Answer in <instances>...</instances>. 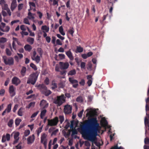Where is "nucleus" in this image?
<instances>
[{
    "mask_svg": "<svg viewBox=\"0 0 149 149\" xmlns=\"http://www.w3.org/2000/svg\"><path fill=\"white\" fill-rule=\"evenodd\" d=\"M38 76V74L37 72L31 74L27 81V83L34 85L37 80Z\"/></svg>",
    "mask_w": 149,
    "mask_h": 149,
    "instance_id": "obj_3",
    "label": "nucleus"
},
{
    "mask_svg": "<svg viewBox=\"0 0 149 149\" xmlns=\"http://www.w3.org/2000/svg\"><path fill=\"white\" fill-rule=\"evenodd\" d=\"M144 143L146 144H148L149 143V139L148 138L146 137L145 139Z\"/></svg>",
    "mask_w": 149,
    "mask_h": 149,
    "instance_id": "obj_53",
    "label": "nucleus"
},
{
    "mask_svg": "<svg viewBox=\"0 0 149 149\" xmlns=\"http://www.w3.org/2000/svg\"><path fill=\"white\" fill-rule=\"evenodd\" d=\"M12 82L13 84L17 85L20 83V81L17 77H15L12 79Z\"/></svg>",
    "mask_w": 149,
    "mask_h": 149,
    "instance_id": "obj_15",
    "label": "nucleus"
},
{
    "mask_svg": "<svg viewBox=\"0 0 149 149\" xmlns=\"http://www.w3.org/2000/svg\"><path fill=\"white\" fill-rule=\"evenodd\" d=\"M47 112V110L46 109H44L42 110L41 111L40 117L41 119H43V117L45 116L46 113Z\"/></svg>",
    "mask_w": 149,
    "mask_h": 149,
    "instance_id": "obj_23",
    "label": "nucleus"
},
{
    "mask_svg": "<svg viewBox=\"0 0 149 149\" xmlns=\"http://www.w3.org/2000/svg\"><path fill=\"white\" fill-rule=\"evenodd\" d=\"M6 140V136L5 135H3L2 136V142H5Z\"/></svg>",
    "mask_w": 149,
    "mask_h": 149,
    "instance_id": "obj_60",
    "label": "nucleus"
},
{
    "mask_svg": "<svg viewBox=\"0 0 149 149\" xmlns=\"http://www.w3.org/2000/svg\"><path fill=\"white\" fill-rule=\"evenodd\" d=\"M7 41V39L5 38L2 37L0 38V43H4Z\"/></svg>",
    "mask_w": 149,
    "mask_h": 149,
    "instance_id": "obj_38",
    "label": "nucleus"
},
{
    "mask_svg": "<svg viewBox=\"0 0 149 149\" xmlns=\"http://www.w3.org/2000/svg\"><path fill=\"white\" fill-rule=\"evenodd\" d=\"M30 66L34 70H36L37 69V68L36 66L33 63H31L30 64Z\"/></svg>",
    "mask_w": 149,
    "mask_h": 149,
    "instance_id": "obj_51",
    "label": "nucleus"
},
{
    "mask_svg": "<svg viewBox=\"0 0 149 149\" xmlns=\"http://www.w3.org/2000/svg\"><path fill=\"white\" fill-rule=\"evenodd\" d=\"M47 135L45 133H43L41 137V142L43 144L45 148L46 149L47 146V139H46Z\"/></svg>",
    "mask_w": 149,
    "mask_h": 149,
    "instance_id": "obj_8",
    "label": "nucleus"
},
{
    "mask_svg": "<svg viewBox=\"0 0 149 149\" xmlns=\"http://www.w3.org/2000/svg\"><path fill=\"white\" fill-rule=\"evenodd\" d=\"M34 14L31 13L30 12H29L28 14V18L31 20H33L34 19Z\"/></svg>",
    "mask_w": 149,
    "mask_h": 149,
    "instance_id": "obj_21",
    "label": "nucleus"
},
{
    "mask_svg": "<svg viewBox=\"0 0 149 149\" xmlns=\"http://www.w3.org/2000/svg\"><path fill=\"white\" fill-rule=\"evenodd\" d=\"M24 22L26 24L30 25V23L29 22V20L27 18H25L24 19Z\"/></svg>",
    "mask_w": 149,
    "mask_h": 149,
    "instance_id": "obj_48",
    "label": "nucleus"
},
{
    "mask_svg": "<svg viewBox=\"0 0 149 149\" xmlns=\"http://www.w3.org/2000/svg\"><path fill=\"white\" fill-rule=\"evenodd\" d=\"M56 36L58 38L60 39L61 40H63L64 39V38L61 36L60 34H57Z\"/></svg>",
    "mask_w": 149,
    "mask_h": 149,
    "instance_id": "obj_61",
    "label": "nucleus"
},
{
    "mask_svg": "<svg viewBox=\"0 0 149 149\" xmlns=\"http://www.w3.org/2000/svg\"><path fill=\"white\" fill-rule=\"evenodd\" d=\"M24 111V109L23 108L21 107V108H20L19 109V110L17 112L18 115L19 116H22L23 115V113Z\"/></svg>",
    "mask_w": 149,
    "mask_h": 149,
    "instance_id": "obj_20",
    "label": "nucleus"
},
{
    "mask_svg": "<svg viewBox=\"0 0 149 149\" xmlns=\"http://www.w3.org/2000/svg\"><path fill=\"white\" fill-rule=\"evenodd\" d=\"M93 98V96H88V101L91 102L92 101V100Z\"/></svg>",
    "mask_w": 149,
    "mask_h": 149,
    "instance_id": "obj_59",
    "label": "nucleus"
},
{
    "mask_svg": "<svg viewBox=\"0 0 149 149\" xmlns=\"http://www.w3.org/2000/svg\"><path fill=\"white\" fill-rule=\"evenodd\" d=\"M58 56L61 59H64L65 58V56L64 54H58Z\"/></svg>",
    "mask_w": 149,
    "mask_h": 149,
    "instance_id": "obj_49",
    "label": "nucleus"
},
{
    "mask_svg": "<svg viewBox=\"0 0 149 149\" xmlns=\"http://www.w3.org/2000/svg\"><path fill=\"white\" fill-rule=\"evenodd\" d=\"M41 56H39L37 55V53L36 51H34L33 52V55L31 56V58L33 61H35L36 62L38 63L40 60V57Z\"/></svg>",
    "mask_w": 149,
    "mask_h": 149,
    "instance_id": "obj_7",
    "label": "nucleus"
},
{
    "mask_svg": "<svg viewBox=\"0 0 149 149\" xmlns=\"http://www.w3.org/2000/svg\"><path fill=\"white\" fill-rule=\"evenodd\" d=\"M66 54L71 60H73L74 59V57L72 56V54L70 50H69L66 52Z\"/></svg>",
    "mask_w": 149,
    "mask_h": 149,
    "instance_id": "obj_18",
    "label": "nucleus"
},
{
    "mask_svg": "<svg viewBox=\"0 0 149 149\" xmlns=\"http://www.w3.org/2000/svg\"><path fill=\"white\" fill-rule=\"evenodd\" d=\"M36 86L38 87L41 92L46 96H48L51 93V91L49 90H47V87L44 84L36 85Z\"/></svg>",
    "mask_w": 149,
    "mask_h": 149,
    "instance_id": "obj_2",
    "label": "nucleus"
},
{
    "mask_svg": "<svg viewBox=\"0 0 149 149\" xmlns=\"http://www.w3.org/2000/svg\"><path fill=\"white\" fill-rule=\"evenodd\" d=\"M43 127V125L42 126V127L38 128V130H37V134L38 136L39 135L40 133L41 132L42 130V129Z\"/></svg>",
    "mask_w": 149,
    "mask_h": 149,
    "instance_id": "obj_35",
    "label": "nucleus"
},
{
    "mask_svg": "<svg viewBox=\"0 0 149 149\" xmlns=\"http://www.w3.org/2000/svg\"><path fill=\"white\" fill-rule=\"evenodd\" d=\"M13 123V119L10 120L8 123V126L11 127L12 126V125Z\"/></svg>",
    "mask_w": 149,
    "mask_h": 149,
    "instance_id": "obj_34",
    "label": "nucleus"
},
{
    "mask_svg": "<svg viewBox=\"0 0 149 149\" xmlns=\"http://www.w3.org/2000/svg\"><path fill=\"white\" fill-rule=\"evenodd\" d=\"M13 43L16 44L17 43L18 45H20V43L18 41V39L16 38L13 37Z\"/></svg>",
    "mask_w": 149,
    "mask_h": 149,
    "instance_id": "obj_33",
    "label": "nucleus"
},
{
    "mask_svg": "<svg viewBox=\"0 0 149 149\" xmlns=\"http://www.w3.org/2000/svg\"><path fill=\"white\" fill-rule=\"evenodd\" d=\"M30 131L29 130H27L25 131L24 132V135L25 136H27L29 134Z\"/></svg>",
    "mask_w": 149,
    "mask_h": 149,
    "instance_id": "obj_42",
    "label": "nucleus"
},
{
    "mask_svg": "<svg viewBox=\"0 0 149 149\" xmlns=\"http://www.w3.org/2000/svg\"><path fill=\"white\" fill-rule=\"evenodd\" d=\"M79 84L81 85L84 86L85 84V80L84 79H82L81 81L79 82Z\"/></svg>",
    "mask_w": 149,
    "mask_h": 149,
    "instance_id": "obj_52",
    "label": "nucleus"
},
{
    "mask_svg": "<svg viewBox=\"0 0 149 149\" xmlns=\"http://www.w3.org/2000/svg\"><path fill=\"white\" fill-rule=\"evenodd\" d=\"M22 144V143L20 142L19 143L17 146H16V149H21L22 148V146L21 144Z\"/></svg>",
    "mask_w": 149,
    "mask_h": 149,
    "instance_id": "obj_58",
    "label": "nucleus"
},
{
    "mask_svg": "<svg viewBox=\"0 0 149 149\" xmlns=\"http://www.w3.org/2000/svg\"><path fill=\"white\" fill-rule=\"evenodd\" d=\"M20 29L23 31H25L26 30V27L24 25H22L20 26Z\"/></svg>",
    "mask_w": 149,
    "mask_h": 149,
    "instance_id": "obj_56",
    "label": "nucleus"
},
{
    "mask_svg": "<svg viewBox=\"0 0 149 149\" xmlns=\"http://www.w3.org/2000/svg\"><path fill=\"white\" fill-rule=\"evenodd\" d=\"M21 121L22 120L21 119L19 118H16L15 120V125L16 126H18Z\"/></svg>",
    "mask_w": 149,
    "mask_h": 149,
    "instance_id": "obj_31",
    "label": "nucleus"
},
{
    "mask_svg": "<svg viewBox=\"0 0 149 149\" xmlns=\"http://www.w3.org/2000/svg\"><path fill=\"white\" fill-rule=\"evenodd\" d=\"M66 97L63 95L57 96V98L55 102H64L65 101Z\"/></svg>",
    "mask_w": 149,
    "mask_h": 149,
    "instance_id": "obj_11",
    "label": "nucleus"
},
{
    "mask_svg": "<svg viewBox=\"0 0 149 149\" xmlns=\"http://www.w3.org/2000/svg\"><path fill=\"white\" fill-rule=\"evenodd\" d=\"M23 7V3L19 4L18 6V10H22Z\"/></svg>",
    "mask_w": 149,
    "mask_h": 149,
    "instance_id": "obj_44",
    "label": "nucleus"
},
{
    "mask_svg": "<svg viewBox=\"0 0 149 149\" xmlns=\"http://www.w3.org/2000/svg\"><path fill=\"white\" fill-rule=\"evenodd\" d=\"M41 29L42 30V32H48L49 31V26L46 25H43L42 26Z\"/></svg>",
    "mask_w": 149,
    "mask_h": 149,
    "instance_id": "obj_19",
    "label": "nucleus"
},
{
    "mask_svg": "<svg viewBox=\"0 0 149 149\" xmlns=\"http://www.w3.org/2000/svg\"><path fill=\"white\" fill-rule=\"evenodd\" d=\"M35 140V137L34 134L29 136L27 139V143L29 144L32 143Z\"/></svg>",
    "mask_w": 149,
    "mask_h": 149,
    "instance_id": "obj_16",
    "label": "nucleus"
},
{
    "mask_svg": "<svg viewBox=\"0 0 149 149\" xmlns=\"http://www.w3.org/2000/svg\"><path fill=\"white\" fill-rule=\"evenodd\" d=\"M1 24L2 27L0 25V29L1 31L4 32H8L9 31L10 28L8 26H5L6 24L3 22L1 23Z\"/></svg>",
    "mask_w": 149,
    "mask_h": 149,
    "instance_id": "obj_10",
    "label": "nucleus"
},
{
    "mask_svg": "<svg viewBox=\"0 0 149 149\" xmlns=\"http://www.w3.org/2000/svg\"><path fill=\"white\" fill-rule=\"evenodd\" d=\"M69 80L70 82L73 84L78 83V81L77 80L74 79L72 78H69Z\"/></svg>",
    "mask_w": 149,
    "mask_h": 149,
    "instance_id": "obj_28",
    "label": "nucleus"
},
{
    "mask_svg": "<svg viewBox=\"0 0 149 149\" xmlns=\"http://www.w3.org/2000/svg\"><path fill=\"white\" fill-rule=\"evenodd\" d=\"M94 112L92 110H90L88 112H87L86 114L87 116H91L93 115L94 114Z\"/></svg>",
    "mask_w": 149,
    "mask_h": 149,
    "instance_id": "obj_29",
    "label": "nucleus"
},
{
    "mask_svg": "<svg viewBox=\"0 0 149 149\" xmlns=\"http://www.w3.org/2000/svg\"><path fill=\"white\" fill-rule=\"evenodd\" d=\"M47 125L50 126H56L58 122V117H56L53 119L47 120Z\"/></svg>",
    "mask_w": 149,
    "mask_h": 149,
    "instance_id": "obj_4",
    "label": "nucleus"
},
{
    "mask_svg": "<svg viewBox=\"0 0 149 149\" xmlns=\"http://www.w3.org/2000/svg\"><path fill=\"white\" fill-rule=\"evenodd\" d=\"M77 134V131L76 129L74 128L72 130V135Z\"/></svg>",
    "mask_w": 149,
    "mask_h": 149,
    "instance_id": "obj_45",
    "label": "nucleus"
},
{
    "mask_svg": "<svg viewBox=\"0 0 149 149\" xmlns=\"http://www.w3.org/2000/svg\"><path fill=\"white\" fill-rule=\"evenodd\" d=\"M39 112V111H36V112L34 113L31 116V118H33L36 117L37 116V114H38Z\"/></svg>",
    "mask_w": 149,
    "mask_h": 149,
    "instance_id": "obj_43",
    "label": "nucleus"
},
{
    "mask_svg": "<svg viewBox=\"0 0 149 149\" xmlns=\"http://www.w3.org/2000/svg\"><path fill=\"white\" fill-rule=\"evenodd\" d=\"M60 66V68L61 69H66L68 68L69 65L68 63L67 62H60L59 63Z\"/></svg>",
    "mask_w": 149,
    "mask_h": 149,
    "instance_id": "obj_9",
    "label": "nucleus"
},
{
    "mask_svg": "<svg viewBox=\"0 0 149 149\" xmlns=\"http://www.w3.org/2000/svg\"><path fill=\"white\" fill-rule=\"evenodd\" d=\"M15 88L14 86L12 85L9 88V91L11 96H14L15 94Z\"/></svg>",
    "mask_w": 149,
    "mask_h": 149,
    "instance_id": "obj_13",
    "label": "nucleus"
},
{
    "mask_svg": "<svg viewBox=\"0 0 149 149\" xmlns=\"http://www.w3.org/2000/svg\"><path fill=\"white\" fill-rule=\"evenodd\" d=\"M68 32L72 36H73V34L74 32V31L73 28H70Z\"/></svg>",
    "mask_w": 149,
    "mask_h": 149,
    "instance_id": "obj_36",
    "label": "nucleus"
},
{
    "mask_svg": "<svg viewBox=\"0 0 149 149\" xmlns=\"http://www.w3.org/2000/svg\"><path fill=\"white\" fill-rule=\"evenodd\" d=\"M83 110H82L78 114V116L80 117L81 118L82 115L83 113Z\"/></svg>",
    "mask_w": 149,
    "mask_h": 149,
    "instance_id": "obj_64",
    "label": "nucleus"
},
{
    "mask_svg": "<svg viewBox=\"0 0 149 149\" xmlns=\"http://www.w3.org/2000/svg\"><path fill=\"white\" fill-rule=\"evenodd\" d=\"M77 50L78 52H81L83 51V48L80 46H77Z\"/></svg>",
    "mask_w": 149,
    "mask_h": 149,
    "instance_id": "obj_37",
    "label": "nucleus"
},
{
    "mask_svg": "<svg viewBox=\"0 0 149 149\" xmlns=\"http://www.w3.org/2000/svg\"><path fill=\"white\" fill-rule=\"evenodd\" d=\"M76 101L79 102H83L82 97L81 96L78 97L76 99Z\"/></svg>",
    "mask_w": 149,
    "mask_h": 149,
    "instance_id": "obj_40",
    "label": "nucleus"
},
{
    "mask_svg": "<svg viewBox=\"0 0 149 149\" xmlns=\"http://www.w3.org/2000/svg\"><path fill=\"white\" fill-rule=\"evenodd\" d=\"M6 139L7 141H9L10 139V135L9 134H7L6 136Z\"/></svg>",
    "mask_w": 149,
    "mask_h": 149,
    "instance_id": "obj_55",
    "label": "nucleus"
},
{
    "mask_svg": "<svg viewBox=\"0 0 149 149\" xmlns=\"http://www.w3.org/2000/svg\"><path fill=\"white\" fill-rule=\"evenodd\" d=\"M37 13L38 15L39 18L41 19L42 18L43 15L42 13L40 11H38Z\"/></svg>",
    "mask_w": 149,
    "mask_h": 149,
    "instance_id": "obj_54",
    "label": "nucleus"
},
{
    "mask_svg": "<svg viewBox=\"0 0 149 149\" xmlns=\"http://www.w3.org/2000/svg\"><path fill=\"white\" fill-rule=\"evenodd\" d=\"M19 22V20L18 19L13 21L11 22V25H13L14 24L18 22Z\"/></svg>",
    "mask_w": 149,
    "mask_h": 149,
    "instance_id": "obj_57",
    "label": "nucleus"
},
{
    "mask_svg": "<svg viewBox=\"0 0 149 149\" xmlns=\"http://www.w3.org/2000/svg\"><path fill=\"white\" fill-rule=\"evenodd\" d=\"M80 66L81 68L85 69L86 63L84 62H81V63Z\"/></svg>",
    "mask_w": 149,
    "mask_h": 149,
    "instance_id": "obj_47",
    "label": "nucleus"
},
{
    "mask_svg": "<svg viewBox=\"0 0 149 149\" xmlns=\"http://www.w3.org/2000/svg\"><path fill=\"white\" fill-rule=\"evenodd\" d=\"M65 86L64 83L63 82H61L58 84V87L59 88H63Z\"/></svg>",
    "mask_w": 149,
    "mask_h": 149,
    "instance_id": "obj_41",
    "label": "nucleus"
},
{
    "mask_svg": "<svg viewBox=\"0 0 149 149\" xmlns=\"http://www.w3.org/2000/svg\"><path fill=\"white\" fill-rule=\"evenodd\" d=\"M99 126L96 118H92L87 123L81 125V133L86 139L95 143Z\"/></svg>",
    "mask_w": 149,
    "mask_h": 149,
    "instance_id": "obj_1",
    "label": "nucleus"
},
{
    "mask_svg": "<svg viewBox=\"0 0 149 149\" xmlns=\"http://www.w3.org/2000/svg\"><path fill=\"white\" fill-rule=\"evenodd\" d=\"M26 68L24 67H22L21 71V74L24 76L25 74L26 71Z\"/></svg>",
    "mask_w": 149,
    "mask_h": 149,
    "instance_id": "obj_26",
    "label": "nucleus"
},
{
    "mask_svg": "<svg viewBox=\"0 0 149 149\" xmlns=\"http://www.w3.org/2000/svg\"><path fill=\"white\" fill-rule=\"evenodd\" d=\"M17 6L16 0H13L11 4L10 8L12 11H13Z\"/></svg>",
    "mask_w": 149,
    "mask_h": 149,
    "instance_id": "obj_17",
    "label": "nucleus"
},
{
    "mask_svg": "<svg viewBox=\"0 0 149 149\" xmlns=\"http://www.w3.org/2000/svg\"><path fill=\"white\" fill-rule=\"evenodd\" d=\"M0 4L2 6L3 9L7 11V13L9 16H10L11 15V13L10 9L8 8L7 5L5 1L4 0H1L0 1Z\"/></svg>",
    "mask_w": 149,
    "mask_h": 149,
    "instance_id": "obj_5",
    "label": "nucleus"
},
{
    "mask_svg": "<svg viewBox=\"0 0 149 149\" xmlns=\"http://www.w3.org/2000/svg\"><path fill=\"white\" fill-rule=\"evenodd\" d=\"M24 48L26 51L30 52L32 49V47L31 45H26L24 47Z\"/></svg>",
    "mask_w": 149,
    "mask_h": 149,
    "instance_id": "obj_24",
    "label": "nucleus"
},
{
    "mask_svg": "<svg viewBox=\"0 0 149 149\" xmlns=\"http://www.w3.org/2000/svg\"><path fill=\"white\" fill-rule=\"evenodd\" d=\"M59 31L60 33L63 36L65 35V33L63 31V29L62 26H60L59 28Z\"/></svg>",
    "mask_w": 149,
    "mask_h": 149,
    "instance_id": "obj_25",
    "label": "nucleus"
},
{
    "mask_svg": "<svg viewBox=\"0 0 149 149\" xmlns=\"http://www.w3.org/2000/svg\"><path fill=\"white\" fill-rule=\"evenodd\" d=\"M29 4L30 8H31L32 6L33 7H36V5L33 2H30L29 3Z\"/></svg>",
    "mask_w": 149,
    "mask_h": 149,
    "instance_id": "obj_63",
    "label": "nucleus"
},
{
    "mask_svg": "<svg viewBox=\"0 0 149 149\" xmlns=\"http://www.w3.org/2000/svg\"><path fill=\"white\" fill-rule=\"evenodd\" d=\"M11 106L12 104H9L7 108L5 110L7 113H9L10 112L11 108Z\"/></svg>",
    "mask_w": 149,
    "mask_h": 149,
    "instance_id": "obj_32",
    "label": "nucleus"
},
{
    "mask_svg": "<svg viewBox=\"0 0 149 149\" xmlns=\"http://www.w3.org/2000/svg\"><path fill=\"white\" fill-rule=\"evenodd\" d=\"M76 73V70L73 69L70 71L68 73V75L70 76H72L74 75Z\"/></svg>",
    "mask_w": 149,
    "mask_h": 149,
    "instance_id": "obj_22",
    "label": "nucleus"
},
{
    "mask_svg": "<svg viewBox=\"0 0 149 149\" xmlns=\"http://www.w3.org/2000/svg\"><path fill=\"white\" fill-rule=\"evenodd\" d=\"M19 133L18 132H17L14 133V138L15 140L13 142V144H15L17 143L18 141L19 140Z\"/></svg>",
    "mask_w": 149,
    "mask_h": 149,
    "instance_id": "obj_14",
    "label": "nucleus"
},
{
    "mask_svg": "<svg viewBox=\"0 0 149 149\" xmlns=\"http://www.w3.org/2000/svg\"><path fill=\"white\" fill-rule=\"evenodd\" d=\"M6 54L8 56H10L12 54L11 51L8 49L6 48Z\"/></svg>",
    "mask_w": 149,
    "mask_h": 149,
    "instance_id": "obj_39",
    "label": "nucleus"
},
{
    "mask_svg": "<svg viewBox=\"0 0 149 149\" xmlns=\"http://www.w3.org/2000/svg\"><path fill=\"white\" fill-rule=\"evenodd\" d=\"M59 118L60 120V123H62L64 120V117L63 116H59Z\"/></svg>",
    "mask_w": 149,
    "mask_h": 149,
    "instance_id": "obj_46",
    "label": "nucleus"
},
{
    "mask_svg": "<svg viewBox=\"0 0 149 149\" xmlns=\"http://www.w3.org/2000/svg\"><path fill=\"white\" fill-rule=\"evenodd\" d=\"M18 107V105L17 104H15V106L13 109V112H15L16 111V110L17 109Z\"/></svg>",
    "mask_w": 149,
    "mask_h": 149,
    "instance_id": "obj_62",
    "label": "nucleus"
},
{
    "mask_svg": "<svg viewBox=\"0 0 149 149\" xmlns=\"http://www.w3.org/2000/svg\"><path fill=\"white\" fill-rule=\"evenodd\" d=\"M58 129H56L55 130L53 131L51 134V136H52L53 135H56V134L58 132Z\"/></svg>",
    "mask_w": 149,
    "mask_h": 149,
    "instance_id": "obj_50",
    "label": "nucleus"
},
{
    "mask_svg": "<svg viewBox=\"0 0 149 149\" xmlns=\"http://www.w3.org/2000/svg\"><path fill=\"white\" fill-rule=\"evenodd\" d=\"M2 58L4 62L6 65H11L13 64L14 60L13 58L12 57L7 58L6 56H3Z\"/></svg>",
    "mask_w": 149,
    "mask_h": 149,
    "instance_id": "obj_6",
    "label": "nucleus"
},
{
    "mask_svg": "<svg viewBox=\"0 0 149 149\" xmlns=\"http://www.w3.org/2000/svg\"><path fill=\"white\" fill-rule=\"evenodd\" d=\"M72 107L70 105H66L65 106L64 111L65 114H69L71 113L72 111Z\"/></svg>",
    "mask_w": 149,
    "mask_h": 149,
    "instance_id": "obj_12",
    "label": "nucleus"
},
{
    "mask_svg": "<svg viewBox=\"0 0 149 149\" xmlns=\"http://www.w3.org/2000/svg\"><path fill=\"white\" fill-rule=\"evenodd\" d=\"M110 149H124V148L121 146L118 147V145L117 144L111 147Z\"/></svg>",
    "mask_w": 149,
    "mask_h": 149,
    "instance_id": "obj_30",
    "label": "nucleus"
},
{
    "mask_svg": "<svg viewBox=\"0 0 149 149\" xmlns=\"http://www.w3.org/2000/svg\"><path fill=\"white\" fill-rule=\"evenodd\" d=\"M27 41L31 44H33L34 41V39L33 38L29 37L27 40Z\"/></svg>",
    "mask_w": 149,
    "mask_h": 149,
    "instance_id": "obj_27",
    "label": "nucleus"
}]
</instances>
